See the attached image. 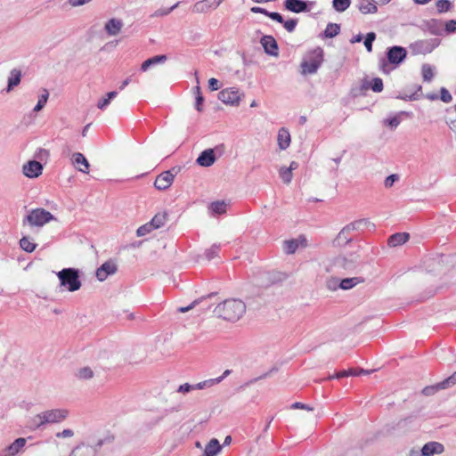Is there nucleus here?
Returning a JSON list of instances; mask_svg holds the SVG:
<instances>
[{
  "label": "nucleus",
  "mask_w": 456,
  "mask_h": 456,
  "mask_svg": "<svg viewBox=\"0 0 456 456\" xmlns=\"http://www.w3.org/2000/svg\"><path fill=\"white\" fill-rule=\"evenodd\" d=\"M216 295L215 292H212V293H209L208 294L207 296H204L200 298H198V299H195L193 302H191V305H189L188 306H182V307H179L178 308V312L179 313H186L188 312L189 310L194 308L196 305H198L203 299L205 298H210L212 297H214Z\"/></svg>",
  "instance_id": "nucleus-38"
},
{
  "label": "nucleus",
  "mask_w": 456,
  "mask_h": 456,
  "mask_svg": "<svg viewBox=\"0 0 456 456\" xmlns=\"http://www.w3.org/2000/svg\"><path fill=\"white\" fill-rule=\"evenodd\" d=\"M118 271V265L114 260H108L104 262L96 270V278L100 281H105L110 275H113Z\"/></svg>",
  "instance_id": "nucleus-14"
},
{
  "label": "nucleus",
  "mask_w": 456,
  "mask_h": 456,
  "mask_svg": "<svg viewBox=\"0 0 456 456\" xmlns=\"http://www.w3.org/2000/svg\"><path fill=\"white\" fill-rule=\"evenodd\" d=\"M221 449L219 441L216 438H212L206 445L203 456H216Z\"/></svg>",
  "instance_id": "nucleus-29"
},
{
  "label": "nucleus",
  "mask_w": 456,
  "mask_h": 456,
  "mask_svg": "<svg viewBox=\"0 0 456 456\" xmlns=\"http://www.w3.org/2000/svg\"><path fill=\"white\" fill-rule=\"evenodd\" d=\"M437 12L443 13L452 8V3L449 0H438L436 4Z\"/></svg>",
  "instance_id": "nucleus-46"
},
{
  "label": "nucleus",
  "mask_w": 456,
  "mask_h": 456,
  "mask_svg": "<svg viewBox=\"0 0 456 456\" xmlns=\"http://www.w3.org/2000/svg\"><path fill=\"white\" fill-rule=\"evenodd\" d=\"M26 439L20 437L14 440L9 446L4 450L9 456H15L25 446Z\"/></svg>",
  "instance_id": "nucleus-30"
},
{
  "label": "nucleus",
  "mask_w": 456,
  "mask_h": 456,
  "mask_svg": "<svg viewBox=\"0 0 456 456\" xmlns=\"http://www.w3.org/2000/svg\"><path fill=\"white\" fill-rule=\"evenodd\" d=\"M298 248L299 240H297V239L285 240L283 242V250L288 255L295 253Z\"/></svg>",
  "instance_id": "nucleus-35"
},
{
  "label": "nucleus",
  "mask_w": 456,
  "mask_h": 456,
  "mask_svg": "<svg viewBox=\"0 0 456 456\" xmlns=\"http://www.w3.org/2000/svg\"><path fill=\"white\" fill-rule=\"evenodd\" d=\"M49 156L48 151L45 149L39 148L36 153V157L43 159V158H47Z\"/></svg>",
  "instance_id": "nucleus-64"
},
{
  "label": "nucleus",
  "mask_w": 456,
  "mask_h": 456,
  "mask_svg": "<svg viewBox=\"0 0 456 456\" xmlns=\"http://www.w3.org/2000/svg\"><path fill=\"white\" fill-rule=\"evenodd\" d=\"M231 373L230 370H224L222 376L216 378V379H210L208 380H204L201 382H199L195 385H192L194 387V389H204L206 387H212L214 385H216L220 383L225 377H227Z\"/></svg>",
  "instance_id": "nucleus-25"
},
{
  "label": "nucleus",
  "mask_w": 456,
  "mask_h": 456,
  "mask_svg": "<svg viewBox=\"0 0 456 456\" xmlns=\"http://www.w3.org/2000/svg\"><path fill=\"white\" fill-rule=\"evenodd\" d=\"M278 145L281 150H286L290 144V134L288 129L282 127L278 132Z\"/></svg>",
  "instance_id": "nucleus-28"
},
{
  "label": "nucleus",
  "mask_w": 456,
  "mask_h": 456,
  "mask_svg": "<svg viewBox=\"0 0 456 456\" xmlns=\"http://www.w3.org/2000/svg\"><path fill=\"white\" fill-rule=\"evenodd\" d=\"M167 60V55L161 54V55H155L151 58L147 59L144 61L141 65V71L145 72L147 71L151 67L157 65V64H162Z\"/></svg>",
  "instance_id": "nucleus-24"
},
{
  "label": "nucleus",
  "mask_w": 456,
  "mask_h": 456,
  "mask_svg": "<svg viewBox=\"0 0 456 456\" xmlns=\"http://www.w3.org/2000/svg\"><path fill=\"white\" fill-rule=\"evenodd\" d=\"M196 101H195V108L198 111H201L202 110V104H203V102H204V98L202 95H197L196 97Z\"/></svg>",
  "instance_id": "nucleus-63"
},
{
  "label": "nucleus",
  "mask_w": 456,
  "mask_h": 456,
  "mask_svg": "<svg viewBox=\"0 0 456 456\" xmlns=\"http://www.w3.org/2000/svg\"><path fill=\"white\" fill-rule=\"evenodd\" d=\"M60 281V287L69 292H75L81 288V281L79 280V270L75 268H63L56 273Z\"/></svg>",
  "instance_id": "nucleus-4"
},
{
  "label": "nucleus",
  "mask_w": 456,
  "mask_h": 456,
  "mask_svg": "<svg viewBox=\"0 0 456 456\" xmlns=\"http://www.w3.org/2000/svg\"><path fill=\"white\" fill-rule=\"evenodd\" d=\"M400 122H401L400 118H398V117H396V116H395V117H393V118H388V119H387V120H386V123H387L389 126H391L392 128H395V127H397V126H399Z\"/></svg>",
  "instance_id": "nucleus-56"
},
{
  "label": "nucleus",
  "mask_w": 456,
  "mask_h": 456,
  "mask_svg": "<svg viewBox=\"0 0 456 456\" xmlns=\"http://www.w3.org/2000/svg\"><path fill=\"white\" fill-rule=\"evenodd\" d=\"M363 226H371L372 228L375 227L374 224L370 223L367 219H361L352 222L342 228L338 236L334 239L333 245L336 247L346 246L352 240L351 232L354 231L362 230Z\"/></svg>",
  "instance_id": "nucleus-3"
},
{
  "label": "nucleus",
  "mask_w": 456,
  "mask_h": 456,
  "mask_svg": "<svg viewBox=\"0 0 456 456\" xmlns=\"http://www.w3.org/2000/svg\"><path fill=\"white\" fill-rule=\"evenodd\" d=\"M340 280L337 278H330L327 281L326 285L330 290H335L339 288Z\"/></svg>",
  "instance_id": "nucleus-52"
},
{
  "label": "nucleus",
  "mask_w": 456,
  "mask_h": 456,
  "mask_svg": "<svg viewBox=\"0 0 456 456\" xmlns=\"http://www.w3.org/2000/svg\"><path fill=\"white\" fill-rule=\"evenodd\" d=\"M268 17L270 19H272L273 20H275L279 23H282L283 22V17L281 13L279 12H270L269 14H268Z\"/></svg>",
  "instance_id": "nucleus-60"
},
{
  "label": "nucleus",
  "mask_w": 456,
  "mask_h": 456,
  "mask_svg": "<svg viewBox=\"0 0 456 456\" xmlns=\"http://www.w3.org/2000/svg\"><path fill=\"white\" fill-rule=\"evenodd\" d=\"M123 26L124 23L121 20L111 18L105 23L104 29L109 36L114 37L120 33Z\"/></svg>",
  "instance_id": "nucleus-21"
},
{
  "label": "nucleus",
  "mask_w": 456,
  "mask_h": 456,
  "mask_svg": "<svg viewBox=\"0 0 456 456\" xmlns=\"http://www.w3.org/2000/svg\"><path fill=\"white\" fill-rule=\"evenodd\" d=\"M410 238L409 233L407 232H397L391 235L388 238L387 244L389 247H397L404 244Z\"/></svg>",
  "instance_id": "nucleus-26"
},
{
  "label": "nucleus",
  "mask_w": 456,
  "mask_h": 456,
  "mask_svg": "<svg viewBox=\"0 0 456 456\" xmlns=\"http://www.w3.org/2000/svg\"><path fill=\"white\" fill-rule=\"evenodd\" d=\"M54 219L52 213L45 208H38L29 210L28 215L24 217L22 224L23 225L28 224L31 227H42Z\"/></svg>",
  "instance_id": "nucleus-6"
},
{
  "label": "nucleus",
  "mask_w": 456,
  "mask_h": 456,
  "mask_svg": "<svg viewBox=\"0 0 456 456\" xmlns=\"http://www.w3.org/2000/svg\"><path fill=\"white\" fill-rule=\"evenodd\" d=\"M399 179H400L399 175L392 174L385 179L384 185L386 188H391L395 182L399 181Z\"/></svg>",
  "instance_id": "nucleus-51"
},
{
  "label": "nucleus",
  "mask_w": 456,
  "mask_h": 456,
  "mask_svg": "<svg viewBox=\"0 0 456 456\" xmlns=\"http://www.w3.org/2000/svg\"><path fill=\"white\" fill-rule=\"evenodd\" d=\"M48 98H49V92L46 89L44 88L42 90L41 95L38 98L37 103L34 107L33 110L35 112L40 111L45 107V105L46 104V102L48 101Z\"/></svg>",
  "instance_id": "nucleus-37"
},
{
  "label": "nucleus",
  "mask_w": 456,
  "mask_h": 456,
  "mask_svg": "<svg viewBox=\"0 0 456 456\" xmlns=\"http://www.w3.org/2000/svg\"><path fill=\"white\" fill-rule=\"evenodd\" d=\"M340 32V26L337 23H329L324 30V37L332 38Z\"/></svg>",
  "instance_id": "nucleus-36"
},
{
  "label": "nucleus",
  "mask_w": 456,
  "mask_h": 456,
  "mask_svg": "<svg viewBox=\"0 0 456 456\" xmlns=\"http://www.w3.org/2000/svg\"><path fill=\"white\" fill-rule=\"evenodd\" d=\"M110 101L105 96L104 98L100 99L98 101L97 107L100 110H104L110 104Z\"/></svg>",
  "instance_id": "nucleus-62"
},
{
  "label": "nucleus",
  "mask_w": 456,
  "mask_h": 456,
  "mask_svg": "<svg viewBox=\"0 0 456 456\" xmlns=\"http://www.w3.org/2000/svg\"><path fill=\"white\" fill-rule=\"evenodd\" d=\"M214 312L219 318L229 322H236L245 314L246 305L240 299L229 298L218 304Z\"/></svg>",
  "instance_id": "nucleus-1"
},
{
  "label": "nucleus",
  "mask_w": 456,
  "mask_h": 456,
  "mask_svg": "<svg viewBox=\"0 0 456 456\" xmlns=\"http://www.w3.org/2000/svg\"><path fill=\"white\" fill-rule=\"evenodd\" d=\"M22 172L28 178H37L43 172V165L37 160H29L23 165Z\"/></svg>",
  "instance_id": "nucleus-16"
},
{
  "label": "nucleus",
  "mask_w": 456,
  "mask_h": 456,
  "mask_svg": "<svg viewBox=\"0 0 456 456\" xmlns=\"http://www.w3.org/2000/svg\"><path fill=\"white\" fill-rule=\"evenodd\" d=\"M297 22H298L297 19H289L287 20H283V22L281 24H283L284 28L288 32L291 33L296 29Z\"/></svg>",
  "instance_id": "nucleus-50"
},
{
  "label": "nucleus",
  "mask_w": 456,
  "mask_h": 456,
  "mask_svg": "<svg viewBox=\"0 0 456 456\" xmlns=\"http://www.w3.org/2000/svg\"><path fill=\"white\" fill-rule=\"evenodd\" d=\"M20 246L24 251L28 253L33 252L37 248V244L32 242L28 237H23L20 240Z\"/></svg>",
  "instance_id": "nucleus-39"
},
{
  "label": "nucleus",
  "mask_w": 456,
  "mask_h": 456,
  "mask_svg": "<svg viewBox=\"0 0 456 456\" xmlns=\"http://www.w3.org/2000/svg\"><path fill=\"white\" fill-rule=\"evenodd\" d=\"M216 159L214 150L207 149L200 154L196 159V163L200 167H208L215 163Z\"/></svg>",
  "instance_id": "nucleus-20"
},
{
  "label": "nucleus",
  "mask_w": 456,
  "mask_h": 456,
  "mask_svg": "<svg viewBox=\"0 0 456 456\" xmlns=\"http://www.w3.org/2000/svg\"><path fill=\"white\" fill-rule=\"evenodd\" d=\"M360 256L356 252L339 255L335 258V265L338 267L350 270L359 263Z\"/></svg>",
  "instance_id": "nucleus-10"
},
{
  "label": "nucleus",
  "mask_w": 456,
  "mask_h": 456,
  "mask_svg": "<svg viewBox=\"0 0 456 456\" xmlns=\"http://www.w3.org/2000/svg\"><path fill=\"white\" fill-rule=\"evenodd\" d=\"M76 376L79 379H90L94 377V371L90 367H83L77 370Z\"/></svg>",
  "instance_id": "nucleus-43"
},
{
  "label": "nucleus",
  "mask_w": 456,
  "mask_h": 456,
  "mask_svg": "<svg viewBox=\"0 0 456 456\" xmlns=\"http://www.w3.org/2000/svg\"><path fill=\"white\" fill-rule=\"evenodd\" d=\"M72 164L74 167L80 172L88 174L89 173V162L86 159V157L80 153L76 152L72 155L71 158Z\"/></svg>",
  "instance_id": "nucleus-22"
},
{
  "label": "nucleus",
  "mask_w": 456,
  "mask_h": 456,
  "mask_svg": "<svg viewBox=\"0 0 456 456\" xmlns=\"http://www.w3.org/2000/svg\"><path fill=\"white\" fill-rule=\"evenodd\" d=\"M372 370H366L363 369H349L343 370L338 372H336L337 379H342L349 376H359L361 374H370Z\"/></svg>",
  "instance_id": "nucleus-31"
},
{
  "label": "nucleus",
  "mask_w": 456,
  "mask_h": 456,
  "mask_svg": "<svg viewBox=\"0 0 456 456\" xmlns=\"http://www.w3.org/2000/svg\"><path fill=\"white\" fill-rule=\"evenodd\" d=\"M107 439H99L94 444H86L84 443L76 446L69 456H95L97 450L101 448Z\"/></svg>",
  "instance_id": "nucleus-8"
},
{
  "label": "nucleus",
  "mask_w": 456,
  "mask_h": 456,
  "mask_svg": "<svg viewBox=\"0 0 456 456\" xmlns=\"http://www.w3.org/2000/svg\"><path fill=\"white\" fill-rule=\"evenodd\" d=\"M175 179V174L171 170L164 171L159 175L154 182L157 190L164 191L171 186Z\"/></svg>",
  "instance_id": "nucleus-15"
},
{
  "label": "nucleus",
  "mask_w": 456,
  "mask_h": 456,
  "mask_svg": "<svg viewBox=\"0 0 456 456\" xmlns=\"http://www.w3.org/2000/svg\"><path fill=\"white\" fill-rule=\"evenodd\" d=\"M440 44L438 38L417 40L410 45V50L414 55L430 53Z\"/></svg>",
  "instance_id": "nucleus-7"
},
{
  "label": "nucleus",
  "mask_w": 456,
  "mask_h": 456,
  "mask_svg": "<svg viewBox=\"0 0 456 456\" xmlns=\"http://www.w3.org/2000/svg\"><path fill=\"white\" fill-rule=\"evenodd\" d=\"M351 0H333L332 7L338 12H343L349 8Z\"/></svg>",
  "instance_id": "nucleus-40"
},
{
  "label": "nucleus",
  "mask_w": 456,
  "mask_h": 456,
  "mask_svg": "<svg viewBox=\"0 0 456 456\" xmlns=\"http://www.w3.org/2000/svg\"><path fill=\"white\" fill-rule=\"evenodd\" d=\"M260 43L265 53L271 56L279 55L278 44L273 36H263L260 39Z\"/></svg>",
  "instance_id": "nucleus-17"
},
{
  "label": "nucleus",
  "mask_w": 456,
  "mask_h": 456,
  "mask_svg": "<svg viewBox=\"0 0 456 456\" xmlns=\"http://www.w3.org/2000/svg\"><path fill=\"white\" fill-rule=\"evenodd\" d=\"M362 281L363 279L360 277L345 278L343 280H340L339 288L344 290H347Z\"/></svg>",
  "instance_id": "nucleus-33"
},
{
  "label": "nucleus",
  "mask_w": 456,
  "mask_h": 456,
  "mask_svg": "<svg viewBox=\"0 0 456 456\" xmlns=\"http://www.w3.org/2000/svg\"><path fill=\"white\" fill-rule=\"evenodd\" d=\"M407 56V51L403 46H392L387 50V61L390 64L398 66L402 63Z\"/></svg>",
  "instance_id": "nucleus-11"
},
{
  "label": "nucleus",
  "mask_w": 456,
  "mask_h": 456,
  "mask_svg": "<svg viewBox=\"0 0 456 456\" xmlns=\"http://www.w3.org/2000/svg\"><path fill=\"white\" fill-rule=\"evenodd\" d=\"M314 5L313 2L304 1V0H285L284 1V8L291 12L300 13L310 12L312 6Z\"/></svg>",
  "instance_id": "nucleus-12"
},
{
  "label": "nucleus",
  "mask_w": 456,
  "mask_h": 456,
  "mask_svg": "<svg viewBox=\"0 0 456 456\" xmlns=\"http://www.w3.org/2000/svg\"><path fill=\"white\" fill-rule=\"evenodd\" d=\"M370 86L373 92L380 93L383 90V81L379 77H374L370 83Z\"/></svg>",
  "instance_id": "nucleus-48"
},
{
  "label": "nucleus",
  "mask_w": 456,
  "mask_h": 456,
  "mask_svg": "<svg viewBox=\"0 0 456 456\" xmlns=\"http://www.w3.org/2000/svg\"><path fill=\"white\" fill-rule=\"evenodd\" d=\"M358 8L362 14L376 13L378 11V7L374 0H360Z\"/></svg>",
  "instance_id": "nucleus-27"
},
{
  "label": "nucleus",
  "mask_w": 456,
  "mask_h": 456,
  "mask_svg": "<svg viewBox=\"0 0 456 456\" xmlns=\"http://www.w3.org/2000/svg\"><path fill=\"white\" fill-rule=\"evenodd\" d=\"M441 100L444 102H452V95L450 94V92L444 88V87H442L441 88V96H440Z\"/></svg>",
  "instance_id": "nucleus-53"
},
{
  "label": "nucleus",
  "mask_w": 456,
  "mask_h": 456,
  "mask_svg": "<svg viewBox=\"0 0 456 456\" xmlns=\"http://www.w3.org/2000/svg\"><path fill=\"white\" fill-rule=\"evenodd\" d=\"M376 39V34L374 32H369L364 39V46L366 50L370 53L372 51V43Z\"/></svg>",
  "instance_id": "nucleus-49"
},
{
  "label": "nucleus",
  "mask_w": 456,
  "mask_h": 456,
  "mask_svg": "<svg viewBox=\"0 0 456 456\" xmlns=\"http://www.w3.org/2000/svg\"><path fill=\"white\" fill-rule=\"evenodd\" d=\"M456 384V371L452 374L450 377L439 382L434 386H428L423 388L422 393L425 395H434L436 392L441 389H445L451 387Z\"/></svg>",
  "instance_id": "nucleus-13"
},
{
  "label": "nucleus",
  "mask_w": 456,
  "mask_h": 456,
  "mask_svg": "<svg viewBox=\"0 0 456 456\" xmlns=\"http://www.w3.org/2000/svg\"><path fill=\"white\" fill-rule=\"evenodd\" d=\"M92 0H68V4L72 7L82 6L90 3Z\"/></svg>",
  "instance_id": "nucleus-58"
},
{
  "label": "nucleus",
  "mask_w": 456,
  "mask_h": 456,
  "mask_svg": "<svg viewBox=\"0 0 456 456\" xmlns=\"http://www.w3.org/2000/svg\"><path fill=\"white\" fill-rule=\"evenodd\" d=\"M166 222H167V213L166 212L157 213L152 217V219L150 221L151 224L153 226V228L155 230L162 227Z\"/></svg>",
  "instance_id": "nucleus-34"
},
{
  "label": "nucleus",
  "mask_w": 456,
  "mask_h": 456,
  "mask_svg": "<svg viewBox=\"0 0 456 456\" xmlns=\"http://www.w3.org/2000/svg\"><path fill=\"white\" fill-rule=\"evenodd\" d=\"M220 250L219 245H212L209 248L205 251V256L208 260H212L218 256Z\"/></svg>",
  "instance_id": "nucleus-47"
},
{
  "label": "nucleus",
  "mask_w": 456,
  "mask_h": 456,
  "mask_svg": "<svg viewBox=\"0 0 456 456\" xmlns=\"http://www.w3.org/2000/svg\"><path fill=\"white\" fill-rule=\"evenodd\" d=\"M208 210L212 215H222L227 210V204L224 200H217L210 203Z\"/></svg>",
  "instance_id": "nucleus-32"
},
{
  "label": "nucleus",
  "mask_w": 456,
  "mask_h": 456,
  "mask_svg": "<svg viewBox=\"0 0 456 456\" xmlns=\"http://www.w3.org/2000/svg\"><path fill=\"white\" fill-rule=\"evenodd\" d=\"M73 436H74V432L72 429H69V428L64 429L61 432H58L56 434V436L58 438H68V437H72Z\"/></svg>",
  "instance_id": "nucleus-55"
},
{
  "label": "nucleus",
  "mask_w": 456,
  "mask_h": 456,
  "mask_svg": "<svg viewBox=\"0 0 456 456\" xmlns=\"http://www.w3.org/2000/svg\"><path fill=\"white\" fill-rule=\"evenodd\" d=\"M423 80L430 82L434 77V68L429 64H423L421 68Z\"/></svg>",
  "instance_id": "nucleus-42"
},
{
  "label": "nucleus",
  "mask_w": 456,
  "mask_h": 456,
  "mask_svg": "<svg viewBox=\"0 0 456 456\" xmlns=\"http://www.w3.org/2000/svg\"><path fill=\"white\" fill-rule=\"evenodd\" d=\"M323 61V50L316 47L310 51L301 63L302 74H314Z\"/></svg>",
  "instance_id": "nucleus-5"
},
{
  "label": "nucleus",
  "mask_w": 456,
  "mask_h": 456,
  "mask_svg": "<svg viewBox=\"0 0 456 456\" xmlns=\"http://www.w3.org/2000/svg\"><path fill=\"white\" fill-rule=\"evenodd\" d=\"M279 175L282 182L286 184H289L292 181V172L289 169H287L285 167H281L280 168Z\"/></svg>",
  "instance_id": "nucleus-44"
},
{
  "label": "nucleus",
  "mask_w": 456,
  "mask_h": 456,
  "mask_svg": "<svg viewBox=\"0 0 456 456\" xmlns=\"http://www.w3.org/2000/svg\"><path fill=\"white\" fill-rule=\"evenodd\" d=\"M69 411L64 409H53L33 416L29 420L30 428L38 429L45 424L59 423L68 417Z\"/></svg>",
  "instance_id": "nucleus-2"
},
{
  "label": "nucleus",
  "mask_w": 456,
  "mask_h": 456,
  "mask_svg": "<svg viewBox=\"0 0 456 456\" xmlns=\"http://www.w3.org/2000/svg\"><path fill=\"white\" fill-rule=\"evenodd\" d=\"M21 70L20 69H11L9 76H8V84L6 87V92H11L15 86L20 85L21 80Z\"/></svg>",
  "instance_id": "nucleus-23"
},
{
  "label": "nucleus",
  "mask_w": 456,
  "mask_h": 456,
  "mask_svg": "<svg viewBox=\"0 0 456 456\" xmlns=\"http://www.w3.org/2000/svg\"><path fill=\"white\" fill-rule=\"evenodd\" d=\"M217 7L218 2L216 0H201L193 4L191 11L194 13H206Z\"/></svg>",
  "instance_id": "nucleus-18"
},
{
  "label": "nucleus",
  "mask_w": 456,
  "mask_h": 456,
  "mask_svg": "<svg viewBox=\"0 0 456 456\" xmlns=\"http://www.w3.org/2000/svg\"><path fill=\"white\" fill-rule=\"evenodd\" d=\"M445 31L447 33H453L456 31V20H450L445 23Z\"/></svg>",
  "instance_id": "nucleus-54"
},
{
  "label": "nucleus",
  "mask_w": 456,
  "mask_h": 456,
  "mask_svg": "<svg viewBox=\"0 0 456 456\" xmlns=\"http://www.w3.org/2000/svg\"><path fill=\"white\" fill-rule=\"evenodd\" d=\"M208 87L211 91H216L220 88L219 81L216 78H210L208 80Z\"/></svg>",
  "instance_id": "nucleus-59"
},
{
  "label": "nucleus",
  "mask_w": 456,
  "mask_h": 456,
  "mask_svg": "<svg viewBox=\"0 0 456 456\" xmlns=\"http://www.w3.org/2000/svg\"><path fill=\"white\" fill-rule=\"evenodd\" d=\"M155 229L153 228V226L151 224L150 222L144 224L143 225H141L137 231H136V235L138 237H142V236H145L147 234H149L150 232H151L152 231H154Z\"/></svg>",
  "instance_id": "nucleus-45"
},
{
  "label": "nucleus",
  "mask_w": 456,
  "mask_h": 456,
  "mask_svg": "<svg viewBox=\"0 0 456 456\" xmlns=\"http://www.w3.org/2000/svg\"><path fill=\"white\" fill-rule=\"evenodd\" d=\"M218 99L225 104L238 106L240 102V94L235 87L225 88L219 92Z\"/></svg>",
  "instance_id": "nucleus-9"
},
{
  "label": "nucleus",
  "mask_w": 456,
  "mask_h": 456,
  "mask_svg": "<svg viewBox=\"0 0 456 456\" xmlns=\"http://www.w3.org/2000/svg\"><path fill=\"white\" fill-rule=\"evenodd\" d=\"M291 409H301L306 411H314V408L309 406L308 404H305L303 403L296 402L291 404Z\"/></svg>",
  "instance_id": "nucleus-57"
},
{
  "label": "nucleus",
  "mask_w": 456,
  "mask_h": 456,
  "mask_svg": "<svg viewBox=\"0 0 456 456\" xmlns=\"http://www.w3.org/2000/svg\"><path fill=\"white\" fill-rule=\"evenodd\" d=\"M421 452L422 456L439 455L444 452V446L439 442L431 441L422 446Z\"/></svg>",
  "instance_id": "nucleus-19"
},
{
  "label": "nucleus",
  "mask_w": 456,
  "mask_h": 456,
  "mask_svg": "<svg viewBox=\"0 0 456 456\" xmlns=\"http://www.w3.org/2000/svg\"><path fill=\"white\" fill-rule=\"evenodd\" d=\"M193 389H194V387L192 385H190L189 383H184V384L179 386L177 392L188 393Z\"/></svg>",
  "instance_id": "nucleus-61"
},
{
  "label": "nucleus",
  "mask_w": 456,
  "mask_h": 456,
  "mask_svg": "<svg viewBox=\"0 0 456 456\" xmlns=\"http://www.w3.org/2000/svg\"><path fill=\"white\" fill-rule=\"evenodd\" d=\"M179 2L175 3L174 5H172L171 7L169 8H159L158 10H156L151 15V17L152 18H155V17H163V16H167L171 12H173L175 9H176L179 5Z\"/></svg>",
  "instance_id": "nucleus-41"
}]
</instances>
